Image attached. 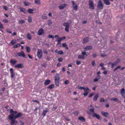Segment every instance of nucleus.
Listing matches in <instances>:
<instances>
[{"instance_id": "1", "label": "nucleus", "mask_w": 125, "mask_h": 125, "mask_svg": "<svg viewBox=\"0 0 125 125\" xmlns=\"http://www.w3.org/2000/svg\"><path fill=\"white\" fill-rule=\"evenodd\" d=\"M72 23L71 21H70L69 22H65L62 25L64 27H65V30L66 32H69V28L70 24H71Z\"/></svg>"}, {"instance_id": "2", "label": "nucleus", "mask_w": 125, "mask_h": 125, "mask_svg": "<svg viewBox=\"0 0 125 125\" xmlns=\"http://www.w3.org/2000/svg\"><path fill=\"white\" fill-rule=\"evenodd\" d=\"M9 112L10 115L8 116L9 118H14V116L16 115H15L17 114V111H14L12 109L10 110Z\"/></svg>"}, {"instance_id": "3", "label": "nucleus", "mask_w": 125, "mask_h": 125, "mask_svg": "<svg viewBox=\"0 0 125 125\" xmlns=\"http://www.w3.org/2000/svg\"><path fill=\"white\" fill-rule=\"evenodd\" d=\"M97 7L99 10H101L103 8V6L102 1L100 0L99 1Z\"/></svg>"}, {"instance_id": "4", "label": "nucleus", "mask_w": 125, "mask_h": 125, "mask_svg": "<svg viewBox=\"0 0 125 125\" xmlns=\"http://www.w3.org/2000/svg\"><path fill=\"white\" fill-rule=\"evenodd\" d=\"M89 9L92 10H94V6L93 1L91 0H90L89 1Z\"/></svg>"}, {"instance_id": "5", "label": "nucleus", "mask_w": 125, "mask_h": 125, "mask_svg": "<svg viewBox=\"0 0 125 125\" xmlns=\"http://www.w3.org/2000/svg\"><path fill=\"white\" fill-rule=\"evenodd\" d=\"M57 39L56 41L57 43L56 44L57 45H58L61 44V42L62 41V39L61 38H59V36L58 35H55L54 36Z\"/></svg>"}, {"instance_id": "6", "label": "nucleus", "mask_w": 125, "mask_h": 125, "mask_svg": "<svg viewBox=\"0 0 125 125\" xmlns=\"http://www.w3.org/2000/svg\"><path fill=\"white\" fill-rule=\"evenodd\" d=\"M37 56L39 59H40L42 57V50L41 49H38L37 52Z\"/></svg>"}, {"instance_id": "7", "label": "nucleus", "mask_w": 125, "mask_h": 125, "mask_svg": "<svg viewBox=\"0 0 125 125\" xmlns=\"http://www.w3.org/2000/svg\"><path fill=\"white\" fill-rule=\"evenodd\" d=\"M9 119L10 120V122L11 125H16L18 121L15 120V119L13 118H12Z\"/></svg>"}, {"instance_id": "8", "label": "nucleus", "mask_w": 125, "mask_h": 125, "mask_svg": "<svg viewBox=\"0 0 125 125\" xmlns=\"http://www.w3.org/2000/svg\"><path fill=\"white\" fill-rule=\"evenodd\" d=\"M17 56L19 57H23L25 58L26 56L24 52L21 51L20 52L18 53L17 54Z\"/></svg>"}, {"instance_id": "9", "label": "nucleus", "mask_w": 125, "mask_h": 125, "mask_svg": "<svg viewBox=\"0 0 125 125\" xmlns=\"http://www.w3.org/2000/svg\"><path fill=\"white\" fill-rule=\"evenodd\" d=\"M44 34L43 29L42 28L40 29L38 31V35H44Z\"/></svg>"}, {"instance_id": "10", "label": "nucleus", "mask_w": 125, "mask_h": 125, "mask_svg": "<svg viewBox=\"0 0 125 125\" xmlns=\"http://www.w3.org/2000/svg\"><path fill=\"white\" fill-rule=\"evenodd\" d=\"M120 93L122 97L125 98V90L124 88H122L121 90Z\"/></svg>"}, {"instance_id": "11", "label": "nucleus", "mask_w": 125, "mask_h": 125, "mask_svg": "<svg viewBox=\"0 0 125 125\" xmlns=\"http://www.w3.org/2000/svg\"><path fill=\"white\" fill-rule=\"evenodd\" d=\"M10 72L11 77V78L12 79L15 76L14 70L12 68H10Z\"/></svg>"}, {"instance_id": "12", "label": "nucleus", "mask_w": 125, "mask_h": 125, "mask_svg": "<svg viewBox=\"0 0 125 125\" xmlns=\"http://www.w3.org/2000/svg\"><path fill=\"white\" fill-rule=\"evenodd\" d=\"M10 63L11 65H14L17 63V61L15 59H12L10 60Z\"/></svg>"}, {"instance_id": "13", "label": "nucleus", "mask_w": 125, "mask_h": 125, "mask_svg": "<svg viewBox=\"0 0 125 125\" xmlns=\"http://www.w3.org/2000/svg\"><path fill=\"white\" fill-rule=\"evenodd\" d=\"M111 1L113 2L114 0H110ZM104 3L105 4L107 5H109L111 4L109 0H103Z\"/></svg>"}, {"instance_id": "14", "label": "nucleus", "mask_w": 125, "mask_h": 125, "mask_svg": "<svg viewBox=\"0 0 125 125\" xmlns=\"http://www.w3.org/2000/svg\"><path fill=\"white\" fill-rule=\"evenodd\" d=\"M92 116L93 117H95L98 119H101L100 116L95 113H94L92 115Z\"/></svg>"}, {"instance_id": "15", "label": "nucleus", "mask_w": 125, "mask_h": 125, "mask_svg": "<svg viewBox=\"0 0 125 125\" xmlns=\"http://www.w3.org/2000/svg\"><path fill=\"white\" fill-rule=\"evenodd\" d=\"M14 67L17 68H21L23 67V65L22 63L18 64L15 65Z\"/></svg>"}, {"instance_id": "16", "label": "nucleus", "mask_w": 125, "mask_h": 125, "mask_svg": "<svg viewBox=\"0 0 125 125\" xmlns=\"http://www.w3.org/2000/svg\"><path fill=\"white\" fill-rule=\"evenodd\" d=\"M92 46H87L84 48V49L86 51H88L92 49Z\"/></svg>"}, {"instance_id": "17", "label": "nucleus", "mask_w": 125, "mask_h": 125, "mask_svg": "<svg viewBox=\"0 0 125 125\" xmlns=\"http://www.w3.org/2000/svg\"><path fill=\"white\" fill-rule=\"evenodd\" d=\"M22 116V114L20 113H18L17 114V115L14 116V118L15 119H16L17 118H19L21 117Z\"/></svg>"}, {"instance_id": "18", "label": "nucleus", "mask_w": 125, "mask_h": 125, "mask_svg": "<svg viewBox=\"0 0 125 125\" xmlns=\"http://www.w3.org/2000/svg\"><path fill=\"white\" fill-rule=\"evenodd\" d=\"M16 42V41L15 39L13 40L9 43V45L10 46H12Z\"/></svg>"}, {"instance_id": "19", "label": "nucleus", "mask_w": 125, "mask_h": 125, "mask_svg": "<svg viewBox=\"0 0 125 125\" xmlns=\"http://www.w3.org/2000/svg\"><path fill=\"white\" fill-rule=\"evenodd\" d=\"M48 112V109L46 108L45 110H43L42 113V115H43V116H45L46 114Z\"/></svg>"}, {"instance_id": "20", "label": "nucleus", "mask_w": 125, "mask_h": 125, "mask_svg": "<svg viewBox=\"0 0 125 125\" xmlns=\"http://www.w3.org/2000/svg\"><path fill=\"white\" fill-rule=\"evenodd\" d=\"M101 113L102 115L106 117H107V116L109 115V114L108 112H105L102 111L101 112Z\"/></svg>"}, {"instance_id": "21", "label": "nucleus", "mask_w": 125, "mask_h": 125, "mask_svg": "<svg viewBox=\"0 0 125 125\" xmlns=\"http://www.w3.org/2000/svg\"><path fill=\"white\" fill-rule=\"evenodd\" d=\"M51 82L48 79L46 80L44 83V84L45 85H47L50 83Z\"/></svg>"}, {"instance_id": "22", "label": "nucleus", "mask_w": 125, "mask_h": 125, "mask_svg": "<svg viewBox=\"0 0 125 125\" xmlns=\"http://www.w3.org/2000/svg\"><path fill=\"white\" fill-rule=\"evenodd\" d=\"M88 41V38L87 37H86L83 39V44H85Z\"/></svg>"}, {"instance_id": "23", "label": "nucleus", "mask_w": 125, "mask_h": 125, "mask_svg": "<svg viewBox=\"0 0 125 125\" xmlns=\"http://www.w3.org/2000/svg\"><path fill=\"white\" fill-rule=\"evenodd\" d=\"M78 119L83 122H84L85 120V119L83 117L81 116L79 117L78 118Z\"/></svg>"}, {"instance_id": "24", "label": "nucleus", "mask_w": 125, "mask_h": 125, "mask_svg": "<svg viewBox=\"0 0 125 125\" xmlns=\"http://www.w3.org/2000/svg\"><path fill=\"white\" fill-rule=\"evenodd\" d=\"M59 80L60 77H59V74L58 73H56L55 76V80Z\"/></svg>"}, {"instance_id": "25", "label": "nucleus", "mask_w": 125, "mask_h": 125, "mask_svg": "<svg viewBox=\"0 0 125 125\" xmlns=\"http://www.w3.org/2000/svg\"><path fill=\"white\" fill-rule=\"evenodd\" d=\"M99 97V95L98 94H96L95 96L94 97L93 99L94 101H96L97 99Z\"/></svg>"}, {"instance_id": "26", "label": "nucleus", "mask_w": 125, "mask_h": 125, "mask_svg": "<svg viewBox=\"0 0 125 125\" xmlns=\"http://www.w3.org/2000/svg\"><path fill=\"white\" fill-rule=\"evenodd\" d=\"M66 4H64L63 5H61L59 7V9H60L62 10L65 7Z\"/></svg>"}, {"instance_id": "27", "label": "nucleus", "mask_w": 125, "mask_h": 125, "mask_svg": "<svg viewBox=\"0 0 125 125\" xmlns=\"http://www.w3.org/2000/svg\"><path fill=\"white\" fill-rule=\"evenodd\" d=\"M78 58L79 59H82V60H83L85 58V57L84 56H83V55H79L78 56Z\"/></svg>"}, {"instance_id": "28", "label": "nucleus", "mask_w": 125, "mask_h": 125, "mask_svg": "<svg viewBox=\"0 0 125 125\" xmlns=\"http://www.w3.org/2000/svg\"><path fill=\"white\" fill-rule=\"evenodd\" d=\"M34 10L31 9H28V12L30 14H32L33 13Z\"/></svg>"}, {"instance_id": "29", "label": "nucleus", "mask_w": 125, "mask_h": 125, "mask_svg": "<svg viewBox=\"0 0 125 125\" xmlns=\"http://www.w3.org/2000/svg\"><path fill=\"white\" fill-rule=\"evenodd\" d=\"M21 46L20 44L19 43H17L13 46V47L14 48H17L18 47Z\"/></svg>"}, {"instance_id": "30", "label": "nucleus", "mask_w": 125, "mask_h": 125, "mask_svg": "<svg viewBox=\"0 0 125 125\" xmlns=\"http://www.w3.org/2000/svg\"><path fill=\"white\" fill-rule=\"evenodd\" d=\"M27 37L28 39L29 40H31V35L29 33H28L27 34Z\"/></svg>"}, {"instance_id": "31", "label": "nucleus", "mask_w": 125, "mask_h": 125, "mask_svg": "<svg viewBox=\"0 0 125 125\" xmlns=\"http://www.w3.org/2000/svg\"><path fill=\"white\" fill-rule=\"evenodd\" d=\"M54 86V84H52L50 85L48 87V88L49 89H52L53 88Z\"/></svg>"}, {"instance_id": "32", "label": "nucleus", "mask_w": 125, "mask_h": 125, "mask_svg": "<svg viewBox=\"0 0 125 125\" xmlns=\"http://www.w3.org/2000/svg\"><path fill=\"white\" fill-rule=\"evenodd\" d=\"M26 51L28 53H29L31 49L29 47L27 46L26 47Z\"/></svg>"}, {"instance_id": "33", "label": "nucleus", "mask_w": 125, "mask_h": 125, "mask_svg": "<svg viewBox=\"0 0 125 125\" xmlns=\"http://www.w3.org/2000/svg\"><path fill=\"white\" fill-rule=\"evenodd\" d=\"M59 80H55V85L57 86H58L59 85Z\"/></svg>"}, {"instance_id": "34", "label": "nucleus", "mask_w": 125, "mask_h": 125, "mask_svg": "<svg viewBox=\"0 0 125 125\" xmlns=\"http://www.w3.org/2000/svg\"><path fill=\"white\" fill-rule=\"evenodd\" d=\"M25 21L23 20H19V21L18 23L19 24H22L25 23Z\"/></svg>"}, {"instance_id": "35", "label": "nucleus", "mask_w": 125, "mask_h": 125, "mask_svg": "<svg viewBox=\"0 0 125 125\" xmlns=\"http://www.w3.org/2000/svg\"><path fill=\"white\" fill-rule=\"evenodd\" d=\"M84 91L85 92H88L89 93L90 91V89L88 87H86L85 89H84Z\"/></svg>"}, {"instance_id": "36", "label": "nucleus", "mask_w": 125, "mask_h": 125, "mask_svg": "<svg viewBox=\"0 0 125 125\" xmlns=\"http://www.w3.org/2000/svg\"><path fill=\"white\" fill-rule=\"evenodd\" d=\"M23 3L26 6H29L31 5L30 3L28 2H24Z\"/></svg>"}, {"instance_id": "37", "label": "nucleus", "mask_w": 125, "mask_h": 125, "mask_svg": "<svg viewBox=\"0 0 125 125\" xmlns=\"http://www.w3.org/2000/svg\"><path fill=\"white\" fill-rule=\"evenodd\" d=\"M81 54L84 56H87L88 54H87L86 52L85 51L82 52L81 53Z\"/></svg>"}, {"instance_id": "38", "label": "nucleus", "mask_w": 125, "mask_h": 125, "mask_svg": "<svg viewBox=\"0 0 125 125\" xmlns=\"http://www.w3.org/2000/svg\"><path fill=\"white\" fill-rule=\"evenodd\" d=\"M79 112L78 111H75L73 112V114L75 116H77L79 114Z\"/></svg>"}, {"instance_id": "39", "label": "nucleus", "mask_w": 125, "mask_h": 125, "mask_svg": "<svg viewBox=\"0 0 125 125\" xmlns=\"http://www.w3.org/2000/svg\"><path fill=\"white\" fill-rule=\"evenodd\" d=\"M34 2L35 4H37L39 5H40L41 4L40 1L39 0H35L34 1Z\"/></svg>"}, {"instance_id": "40", "label": "nucleus", "mask_w": 125, "mask_h": 125, "mask_svg": "<svg viewBox=\"0 0 125 125\" xmlns=\"http://www.w3.org/2000/svg\"><path fill=\"white\" fill-rule=\"evenodd\" d=\"M48 24L49 26H50L52 24V22L51 20H49L48 21Z\"/></svg>"}, {"instance_id": "41", "label": "nucleus", "mask_w": 125, "mask_h": 125, "mask_svg": "<svg viewBox=\"0 0 125 125\" xmlns=\"http://www.w3.org/2000/svg\"><path fill=\"white\" fill-rule=\"evenodd\" d=\"M28 21L29 22H31L32 21V19L31 17H28Z\"/></svg>"}, {"instance_id": "42", "label": "nucleus", "mask_w": 125, "mask_h": 125, "mask_svg": "<svg viewBox=\"0 0 125 125\" xmlns=\"http://www.w3.org/2000/svg\"><path fill=\"white\" fill-rule=\"evenodd\" d=\"M57 53L58 54H63V52L61 50V51H58L57 52Z\"/></svg>"}, {"instance_id": "43", "label": "nucleus", "mask_w": 125, "mask_h": 125, "mask_svg": "<svg viewBox=\"0 0 125 125\" xmlns=\"http://www.w3.org/2000/svg\"><path fill=\"white\" fill-rule=\"evenodd\" d=\"M73 9L75 10H77L78 9V6L77 5H75V6H73Z\"/></svg>"}, {"instance_id": "44", "label": "nucleus", "mask_w": 125, "mask_h": 125, "mask_svg": "<svg viewBox=\"0 0 125 125\" xmlns=\"http://www.w3.org/2000/svg\"><path fill=\"white\" fill-rule=\"evenodd\" d=\"M42 18L43 19H47V17L46 15L44 14L42 16Z\"/></svg>"}, {"instance_id": "45", "label": "nucleus", "mask_w": 125, "mask_h": 125, "mask_svg": "<svg viewBox=\"0 0 125 125\" xmlns=\"http://www.w3.org/2000/svg\"><path fill=\"white\" fill-rule=\"evenodd\" d=\"M48 37L49 38H52V39H53L55 37L53 35H49L48 36Z\"/></svg>"}, {"instance_id": "46", "label": "nucleus", "mask_w": 125, "mask_h": 125, "mask_svg": "<svg viewBox=\"0 0 125 125\" xmlns=\"http://www.w3.org/2000/svg\"><path fill=\"white\" fill-rule=\"evenodd\" d=\"M93 66H95L96 65V64L95 63V61H93L91 62Z\"/></svg>"}, {"instance_id": "47", "label": "nucleus", "mask_w": 125, "mask_h": 125, "mask_svg": "<svg viewBox=\"0 0 125 125\" xmlns=\"http://www.w3.org/2000/svg\"><path fill=\"white\" fill-rule=\"evenodd\" d=\"M120 61V60L119 59H117L116 60L115 62V63L117 64Z\"/></svg>"}, {"instance_id": "48", "label": "nucleus", "mask_w": 125, "mask_h": 125, "mask_svg": "<svg viewBox=\"0 0 125 125\" xmlns=\"http://www.w3.org/2000/svg\"><path fill=\"white\" fill-rule=\"evenodd\" d=\"M92 113H94V108H92L90 109L89 110Z\"/></svg>"}, {"instance_id": "49", "label": "nucleus", "mask_w": 125, "mask_h": 125, "mask_svg": "<svg viewBox=\"0 0 125 125\" xmlns=\"http://www.w3.org/2000/svg\"><path fill=\"white\" fill-rule=\"evenodd\" d=\"M4 28V26H3L2 24L1 23V22L0 21V28L1 29H3Z\"/></svg>"}, {"instance_id": "50", "label": "nucleus", "mask_w": 125, "mask_h": 125, "mask_svg": "<svg viewBox=\"0 0 125 125\" xmlns=\"http://www.w3.org/2000/svg\"><path fill=\"white\" fill-rule=\"evenodd\" d=\"M78 89H80L81 90H82V89H83L84 90L85 89V88L83 87H82L81 86H80L78 87Z\"/></svg>"}, {"instance_id": "51", "label": "nucleus", "mask_w": 125, "mask_h": 125, "mask_svg": "<svg viewBox=\"0 0 125 125\" xmlns=\"http://www.w3.org/2000/svg\"><path fill=\"white\" fill-rule=\"evenodd\" d=\"M100 102H105V99L103 98H102L101 99Z\"/></svg>"}, {"instance_id": "52", "label": "nucleus", "mask_w": 125, "mask_h": 125, "mask_svg": "<svg viewBox=\"0 0 125 125\" xmlns=\"http://www.w3.org/2000/svg\"><path fill=\"white\" fill-rule=\"evenodd\" d=\"M94 94V93H91L88 96V97L89 98L91 97Z\"/></svg>"}, {"instance_id": "53", "label": "nucleus", "mask_w": 125, "mask_h": 125, "mask_svg": "<svg viewBox=\"0 0 125 125\" xmlns=\"http://www.w3.org/2000/svg\"><path fill=\"white\" fill-rule=\"evenodd\" d=\"M115 102H116L117 103H121V101L120 100H118L117 98H116L115 99Z\"/></svg>"}, {"instance_id": "54", "label": "nucleus", "mask_w": 125, "mask_h": 125, "mask_svg": "<svg viewBox=\"0 0 125 125\" xmlns=\"http://www.w3.org/2000/svg\"><path fill=\"white\" fill-rule=\"evenodd\" d=\"M64 83L65 84H68L69 83V81L68 80H66L64 82Z\"/></svg>"}, {"instance_id": "55", "label": "nucleus", "mask_w": 125, "mask_h": 125, "mask_svg": "<svg viewBox=\"0 0 125 125\" xmlns=\"http://www.w3.org/2000/svg\"><path fill=\"white\" fill-rule=\"evenodd\" d=\"M43 52L45 53L46 54H48V52H47V50H46V49H43Z\"/></svg>"}, {"instance_id": "56", "label": "nucleus", "mask_w": 125, "mask_h": 125, "mask_svg": "<svg viewBox=\"0 0 125 125\" xmlns=\"http://www.w3.org/2000/svg\"><path fill=\"white\" fill-rule=\"evenodd\" d=\"M116 64L114 62L112 64V65L111 66V68H113L114 66H115Z\"/></svg>"}, {"instance_id": "57", "label": "nucleus", "mask_w": 125, "mask_h": 125, "mask_svg": "<svg viewBox=\"0 0 125 125\" xmlns=\"http://www.w3.org/2000/svg\"><path fill=\"white\" fill-rule=\"evenodd\" d=\"M71 2H72V4L73 5V6H75V5H76L77 4L75 3L74 2V1H71Z\"/></svg>"}, {"instance_id": "58", "label": "nucleus", "mask_w": 125, "mask_h": 125, "mask_svg": "<svg viewBox=\"0 0 125 125\" xmlns=\"http://www.w3.org/2000/svg\"><path fill=\"white\" fill-rule=\"evenodd\" d=\"M88 93V92H85L83 93V95L84 96H86L87 95Z\"/></svg>"}, {"instance_id": "59", "label": "nucleus", "mask_w": 125, "mask_h": 125, "mask_svg": "<svg viewBox=\"0 0 125 125\" xmlns=\"http://www.w3.org/2000/svg\"><path fill=\"white\" fill-rule=\"evenodd\" d=\"M62 46L63 47H65L67 45V44L66 43H62Z\"/></svg>"}, {"instance_id": "60", "label": "nucleus", "mask_w": 125, "mask_h": 125, "mask_svg": "<svg viewBox=\"0 0 125 125\" xmlns=\"http://www.w3.org/2000/svg\"><path fill=\"white\" fill-rule=\"evenodd\" d=\"M116 99V98H111L110 99V100L111 101H115V99Z\"/></svg>"}, {"instance_id": "61", "label": "nucleus", "mask_w": 125, "mask_h": 125, "mask_svg": "<svg viewBox=\"0 0 125 125\" xmlns=\"http://www.w3.org/2000/svg\"><path fill=\"white\" fill-rule=\"evenodd\" d=\"M63 59L61 58H60L58 59V61L59 62H62L63 61Z\"/></svg>"}, {"instance_id": "62", "label": "nucleus", "mask_w": 125, "mask_h": 125, "mask_svg": "<svg viewBox=\"0 0 125 125\" xmlns=\"http://www.w3.org/2000/svg\"><path fill=\"white\" fill-rule=\"evenodd\" d=\"M93 56L94 58H95L97 56V55L96 53H93Z\"/></svg>"}, {"instance_id": "63", "label": "nucleus", "mask_w": 125, "mask_h": 125, "mask_svg": "<svg viewBox=\"0 0 125 125\" xmlns=\"http://www.w3.org/2000/svg\"><path fill=\"white\" fill-rule=\"evenodd\" d=\"M20 10L22 12L24 10H25V9L24 8H21L20 9Z\"/></svg>"}, {"instance_id": "64", "label": "nucleus", "mask_w": 125, "mask_h": 125, "mask_svg": "<svg viewBox=\"0 0 125 125\" xmlns=\"http://www.w3.org/2000/svg\"><path fill=\"white\" fill-rule=\"evenodd\" d=\"M7 32L11 34L12 33L11 31L10 30L7 29Z\"/></svg>"}]
</instances>
